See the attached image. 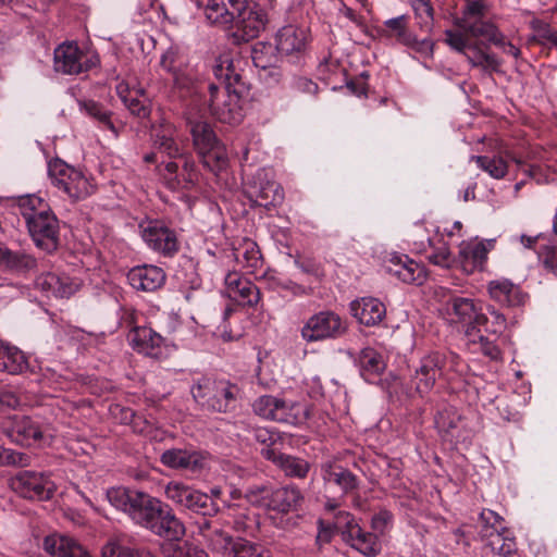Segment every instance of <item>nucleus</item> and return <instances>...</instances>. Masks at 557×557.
Here are the masks:
<instances>
[{"instance_id": "obj_31", "label": "nucleus", "mask_w": 557, "mask_h": 557, "mask_svg": "<svg viewBox=\"0 0 557 557\" xmlns=\"http://www.w3.org/2000/svg\"><path fill=\"white\" fill-rule=\"evenodd\" d=\"M44 550L58 557H91L88 550L74 539L64 534H50L44 539Z\"/></svg>"}, {"instance_id": "obj_16", "label": "nucleus", "mask_w": 557, "mask_h": 557, "mask_svg": "<svg viewBox=\"0 0 557 557\" xmlns=\"http://www.w3.org/2000/svg\"><path fill=\"white\" fill-rule=\"evenodd\" d=\"M86 55L76 42H63L54 49L53 66L58 73L77 75L98 63V59L84 60Z\"/></svg>"}, {"instance_id": "obj_19", "label": "nucleus", "mask_w": 557, "mask_h": 557, "mask_svg": "<svg viewBox=\"0 0 557 557\" xmlns=\"http://www.w3.org/2000/svg\"><path fill=\"white\" fill-rule=\"evenodd\" d=\"M129 341L134 350L146 357L160 360L169 354L165 339L149 326L133 327Z\"/></svg>"}, {"instance_id": "obj_54", "label": "nucleus", "mask_w": 557, "mask_h": 557, "mask_svg": "<svg viewBox=\"0 0 557 557\" xmlns=\"http://www.w3.org/2000/svg\"><path fill=\"white\" fill-rule=\"evenodd\" d=\"M29 463V455L0 446V466L26 467Z\"/></svg>"}, {"instance_id": "obj_63", "label": "nucleus", "mask_w": 557, "mask_h": 557, "mask_svg": "<svg viewBox=\"0 0 557 557\" xmlns=\"http://www.w3.org/2000/svg\"><path fill=\"white\" fill-rule=\"evenodd\" d=\"M270 282H271V287L273 289L289 292L294 296H301V295L306 294V289L304 286H301L297 283H294L292 281H288V280L282 281L278 278L271 277Z\"/></svg>"}, {"instance_id": "obj_60", "label": "nucleus", "mask_w": 557, "mask_h": 557, "mask_svg": "<svg viewBox=\"0 0 557 557\" xmlns=\"http://www.w3.org/2000/svg\"><path fill=\"white\" fill-rule=\"evenodd\" d=\"M393 513L387 509H381L371 519V528L375 532L374 534H385L387 528L393 522Z\"/></svg>"}, {"instance_id": "obj_50", "label": "nucleus", "mask_w": 557, "mask_h": 557, "mask_svg": "<svg viewBox=\"0 0 557 557\" xmlns=\"http://www.w3.org/2000/svg\"><path fill=\"white\" fill-rule=\"evenodd\" d=\"M431 245L432 251L426 258L432 264L446 269L453 268L456 264V258L445 242L438 240L437 244L432 243Z\"/></svg>"}, {"instance_id": "obj_3", "label": "nucleus", "mask_w": 557, "mask_h": 557, "mask_svg": "<svg viewBox=\"0 0 557 557\" xmlns=\"http://www.w3.org/2000/svg\"><path fill=\"white\" fill-rule=\"evenodd\" d=\"M112 506L127 513L133 521L148 529L149 524L160 513L163 503L148 493L125 487H113L107 492Z\"/></svg>"}, {"instance_id": "obj_62", "label": "nucleus", "mask_w": 557, "mask_h": 557, "mask_svg": "<svg viewBox=\"0 0 557 557\" xmlns=\"http://www.w3.org/2000/svg\"><path fill=\"white\" fill-rule=\"evenodd\" d=\"M544 267L557 275V248L544 245L539 250Z\"/></svg>"}, {"instance_id": "obj_8", "label": "nucleus", "mask_w": 557, "mask_h": 557, "mask_svg": "<svg viewBox=\"0 0 557 557\" xmlns=\"http://www.w3.org/2000/svg\"><path fill=\"white\" fill-rule=\"evenodd\" d=\"M253 412L265 419L297 425L310 416L309 409L298 403H287L272 395H263L252 404Z\"/></svg>"}, {"instance_id": "obj_23", "label": "nucleus", "mask_w": 557, "mask_h": 557, "mask_svg": "<svg viewBox=\"0 0 557 557\" xmlns=\"http://www.w3.org/2000/svg\"><path fill=\"white\" fill-rule=\"evenodd\" d=\"M226 295L243 306L255 307L260 300L259 288L248 278L237 272H230L225 276Z\"/></svg>"}, {"instance_id": "obj_14", "label": "nucleus", "mask_w": 557, "mask_h": 557, "mask_svg": "<svg viewBox=\"0 0 557 557\" xmlns=\"http://www.w3.org/2000/svg\"><path fill=\"white\" fill-rule=\"evenodd\" d=\"M10 485L15 493L28 499L47 500L55 491L48 475L29 470L20 471L11 479Z\"/></svg>"}, {"instance_id": "obj_61", "label": "nucleus", "mask_w": 557, "mask_h": 557, "mask_svg": "<svg viewBox=\"0 0 557 557\" xmlns=\"http://www.w3.org/2000/svg\"><path fill=\"white\" fill-rule=\"evenodd\" d=\"M459 421V416L455 414L451 410L445 409L437 414L435 424L441 432L448 433L451 429L457 428Z\"/></svg>"}, {"instance_id": "obj_39", "label": "nucleus", "mask_w": 557, "mask_h": 557, "mask_svg": "<svg viewBox=\"0 0 557 557\" xmlns=\"http://www.w3.org/2000/svg\"><path fill=\"white\" fill-rule=\"evenodd\" d=\"M27 359L23 351L0 341V371L21 374L27 369Z\"/></svg>"}, {"instance_id": "obj_41", "label": "nucleus", "mask_w": 557, "mask_h": 557, "mask_svg": "<svg viewBox=\"0 0 557 557\" xmlns=\"http://www.w3.org/2000/svg\"><path fill=\"white\" fill-rule=\"evenodd\" d=\"M408 24V16L400 15L386 20L379 32L382 36L395 38L397 42L406 46V44H410L412 39V33L410 32Z\"/></svg>"}, {"instance_id": "obj_59", "label": "nucleus", "mask_w": 557, "mask_h": 557, "mask_svg": "<svg viewBox=\"0 0 557 557\" xmlns=\"http://www.w3.org/2000/svg\"><path fill=\"white\" fill-rule=\"evenodd\" d=\"M232 312L233 309L231 307L225 308L222 314L223 322L221 325L218 326L216 331L214 332V335L222 338L224 342L238 339L242 336V333L238 330L234 331L227 323V319Z\"/></svg>"}, {"instance_id": "obj_40", "label": "nucleus", "mask_w": 557, "mask_h": 557, "mask_svg": "<svg viewBox=\"0 0 557 557\" xmlns=\"http://www.w3.org/2000/svg\"><path fill=\"white\" fill-rule=\"evenodd\" d=\"M116 90L121 100L133 115L139 119L149 117L151 112L149 101L143 95L139 96L138 90H129L124 84H120Z\"/></svg>"}, {"instance_id": "obj_33", "label": "nucleus", "mask_w": 557, "mask_h": 557, "mask_svg": "<svg viewBox=\"0 0 557 557\" xmlns=\"http://www.w3.org/2000/svg\"><path fill=\"white\" fill-rule=\"evenodd\" d=\"M487 252L488 250L482 242L476 244L463 243L460 246L456 263H458L467 274L483 271L487 260Z\"/></svg>"}, {"instance_id": "obj_28", "label": "nucleus", "mask_w": 557, "mask_h": 557, "mask_svg": "<svg viewBox=\"0 0 557 557\" xmlns=\"http://www.w3.org/2000/svg\"><path fill=\"white\" fill-rule=\"evenodd\" d=\"M451 33L462 34L468 41H483L484 44L503 45V34L498 30L496 25L491 21L483 18H476L466 24H460L456 30L450 29Z\"/></svg>"}, {"instance_id": "obj_38", "label": "nucleus", "mask_w": 557, "mask_h": 557, "mask_svg": "<svg viewBox=\"0 0 557 557\" xmlns=\"http://www.w3.org/2000/svg\"><path fill=\"white\" fill-rule=\"evenodd\" d=\"M358 364L361 376L369 383L375 382L385 369V362L375 349L363 348L358 357Z\"/></svg>"}, {"instance_id": "obj_55", "label": "nucleus", "mask_w": 557, "mask_h": 557, "mask_svg": "<svg viewBox=\"0 0 557 557\" xmlns=\"http://www.w3.org/2000/svg\"><path fill=\"white\" fill-rule=\"evenodd\" d=\"M484 4L482 0L467 1V4L463 9L462 16L456 18L455 24L457 27H460V24H466L475 21L476 18L484 17Z\"/></svg>"}, {"instance_id": "obj_12", "label": "nucleus", "mask_w": 557, "mask_h": 557, "mask_svg": "<svg viewBox=\"0 0 557 557\" xmlns=\"http://www.w3.org/2000/svg\"><path fill=\"white\" fill-rule=\"evenodd\" d=\"M448 361L451 363V368L456 370L459 357L453 352L445 355L438 351L423 357L412 377L416 391L420 394L429 393L434 387L436 380L442 375L443 369Z\"/></svg>"}, {"instance_id": "obj_34", "label": "nucleus", "mask_w": 557, "mask_h": 557, "mask_svg": "<svg viewBox=\"0 0 557 557\" xmlns=\"http://www.w3.org/2000/svg\"><path fill=\"white\" fill-rule=\"evenodd\" d=\"M307 38L306 29L295 25H286L276 34V49L285 55L300 53L306 48Z\"/></svg>"}, {"instance_id": "obj_17", "label": "nucleus", "mask_w": 557, "mask_h": 557, "mask_svg": "<svg viewBox=\"0 0 557 557\" xmlns=\"http://www.w3.org/2000/svg\"><path fill=\"white\" fill-rule=\"evenodd\" d=\"M194 525L211 552L226 557L235 540L224 530L221 517H203L195 521Z\"/></svg>"}, {"instance_id": "obj_48", "label": "nucleus", "mask_w": 557, "mask_h": 557, "mask_svg": "<svg viewBox=\"0 0 557 557\" xmlns=\"http://www.w3.org/2000/svg\"><path fill=\"white\" fill-rule=\"evenodd\" d=\"M487 312L490 317H487V324H482L480 326H476L475 333H482V327L484 331L492 337L498 338L499 335L504 333V331L507 327V319L506 317L499 312L494 307L490 306L487 308Z\"/></svg>"}, {"instance_id": "obj_26", "label": "nucleus", "mask_w": 557, "mask_h": 557, "mask_svg": "<svg viewBox=\"0 0 557 557\" xmlns=\"http://www.w3.org/2000/svg\"><path fill=\"white\" fill-rule=\"evenodd\" d=\"M304 498L301 491L296 485L287 484L271 490L267 507L278 513H289L300 509Z\"/></svg>"}, {"instance_id": "obj_11", "label": "nucleus", "mask_w": 557, "mask_h": 557, "mask_svg": "<svg viewBox=\"0 0 557 557\" xmlns=\"http://www.w3.org/2000/svg\"><path fill=\"white\" fill-rule=\"evenodd\" d=\"M0 430L4 436L17 445L40 444L48 437H52L38 422L27 416L13 414L3 418Z\"/></svg>"}, {"instance_id": "obj_30", "label": "nucleus", "mask_w": 557, "mask_h": 557, "mask_svg": "<svg viewBox=\"0 0 557 557\" xmlns=\"http://www.w3.org/2000/svg\"><path fill=\"white\" fill-rule=\"evenodd\" d=\"M350 313L360 324L374 326L383 321L386 308L382 301L373 297H362L349 305Z\"/></svg>"}, {"instance_id": "obj_4", "label": "nucleus", "mask_w": 557, "mask_h": 557, "mask_svg": "<svg viewBox=\"0 0 557 557\" xmlns=\"http://www.w3.org/2000/svg\"><path fill=\"white\" fill-rule=\"evenodd\" d=\"M190 393L202 410L226 413L235 408L240 389L226 380L201 377L193 384Z\"/></svg>"}, {"instance_id": "obj_45", "label": "nucleus", "mask_w": 557, "mask_h": 557, "mask_svg": "<svg viewBox=\"0 0 557 557\" xmlns=\"http://www.w3.org/2000/svg\"><path fill=\"white\" fill-rule=\"evenodd\" d=\"M226 557H270V553L260 544L245 539H236Z\"/></svg>"}, {"instance_id": "obj_46", "label": "nucleus", "mask_w": 557, "mask_h": 557, "mask_svg": "<svg viewBox=\"0 0 557 557\" xmlns=\"http://www.w3.org/2000/svg\"><path fill=\"white\" fill-rule=\"evenodd\" d=\"M422 32L430 33L434 25V9L430 0H409Z\"/></svg>"}, {"instance_id": "obj_51", "label": "nucleus", "mask_w": 557, "mask_h": 557, "mask_svg": "<svg viewBox=\"0 0 557 557\" xmlns=\"http://www.w3.org/2000/svg\"><path fill=\"white\" fill-rule=\"evenodd\" d=\"M292 94L299 99H312L319 92V86L305 76H295L289 83Z\"/></svg>"}, {"instance_id": "obj_1", "label": "nucleus", "mask_w": 557, "mask_h": 557, "mask_svg": "<svg viewBox=\"0 0 557 557\" xmlns=\"http://www.w3.org/2000/svg\"><path fill=\"white\" fill-rule=\"evenodd\" d=\"M213 74L221 84L208 85L210 113L222 123H240L244 117L243 96L247 92V85L230 53L219 55L213 65Z\"/></svg>"}, {"instance_id": "obj_44", "label": "nucleus", "mask_w": 557, "mask_h": 557, "mask_svg": "<svg viewBox=\"0 0 557 557\" xmlns=\"http://www.w3.org/2000/svg\"><path fill=\"white\" fill-rule=\"evenodd\" d=\"M198 154L202 165L214 174L226 169L228 164L227 156L224 149L219 145L208 149L207 151H200Z\"/></svg>"}, {"instance_id": "obj_9", "label": "nucleus", "mask_w": 557, "mask_h": 557, "mask_svg": "<svg viewBox=\"0 0 557 557\" xmlns=\"http://www.w3.org/2000/svg\"><path fill=\"white\" fill-rule=\"evenodd\" d=\"M33 212L25 214L30 236L37 246L47 250L55 249L58 245L59 224L55 215L50 210H37L41 205L39 197L28 199Z\"/></svg>"}, {"instance_id": "obj_21", "label": "nucleus", "mask_w": 557, "mask_h": 557, "mask_svg": "<svg viewBox=\"0 0 557 557\" xmlns=\"http://www.w3.org/2000/svg\"><path fill=\"white\" fill-rule=\"evenodd\" d=\"M160 461L170 469L198 473L205 468L206 456L199 450L170 448L161 454Z\"/></svg>"}, {"instance_id": "obj_37", "label": "nucleus", "mask_w": 557, "mask_h": 557, "mask_svg": "<svg viewBox=\"0 0 557 557\" xmlns=\"http://www.w3.org/2000/svg\"><path fill=\"white\" fill-rule=\"evenodd\" d=\"M505 157L510 158L517 164H521V160L512 157L508 151H504ZM471 161H474L478 166L486 172L495 180L504 178L508 173V163L503 157V152L494 156H472Z\"/></svg>"}, {"instance_id": "obj_5", "label": "nucleus", "mask_w": 557, "mask_h": 557, "mask_svg": "<svg viewBox=\"0 0 557 557\" xmlns=\"http://www.w3.org/2000/svg\"><path fill=\"white\" fill-rule=\"evenodd\" d=\"M48 173L51 184L72 201L83 200L95 191V186L82 171L60 159H53L48 163Z\"/></svg>"}, {"instance_id": "obj_36", "label": "nucleus", "mask_w": 557, "mask_h": 557, "mask_svg": "<svg viewBox=\"0 0 557 557\" xmlns=\"http://www.w3.org/2000/svg\"><path fill=\"white\" fill-rule=\"evenodd\" d=\"M176 128L171 123H162L153 126L151 129L152 145L159 151L164 152L170 158L182 156L178 143L175 139Z\"/></svg>"}, {"instance_id": "obj_10", "label": "nucleus", "mask_w": 557, "mask_h": 557, "mask_svg": "<svg viewBox=\"0 0 557 557\" xmlns=\"http://www.w3.org/2000/svg\"><path fill=\"white\" fill-rule=\"evenodd\" d=\"M336 528L343 541L367 557H375L382 550L377 534L364 531L349 512H339L336 517Z\"/></svg>"}, {"instance_id": "obj_22", "label": "nucleus", "mask_w": 557, "mask_h": 557, "mask_svg": "<svg viewBox=\"0 0 557 557\" xmlns=\"http://www.w3.org/2000/svg\"><path fill=\"white\" fill-rule=\"evenodd\" d=\"M147 530L169 541H180L186 533L182 520L175 515L173 509L164 503L160 507V513L156 515V518Z\"/></svg>"}, {"instance_id": "obj_58", "label": "nucleus", "mask_w": 557, "mask_h": 557, "mask_svg": "<svg viewBox=\"0 0 557 557\" xmlns=\"http://www.w3.org/2000/svg\"><path fill=\"white\" fill-rule=\"evenodd\" d=\"M271 490L267 485L249 486L245 491V498L252 505L267 506L268 495L271 494Z\"/></svg>"}, {"instance_id": "obj_49", "label": "nucleus", "mask_w": 557, "mask_h": 557, "mask_svg": "<svg viewBox=\"0 0 557 557\" xmlns=\"http://www.w3.org/2000/svg\"><path fill=\"white\" fill-rule=\"evenodd\" d=\"M4 267L17 273H26L37 268V261L30 255L9 250Z\"/></svg>"}, {"instance_id": "obj_43", "label": "nucleus", "mask_w": 557, "mask_h": 557, "mask_svg": "<svg viewBox=\"0 0 557 557\" xmlns=\"http://www.w3.org/2000/svg\"><path fill=\"white\" fill-rule=\"evenodd\" d=\"M190 133L197 152L207 151L219 145L213 128L208 122L198 121L191 125Z\"/></svg>"}, {"instance_id": "obj_20", "label": "nucleus", "mask_w": 557, "mask_h": 557, "mask_svg": "<svg viewBox=\"0 0 557 557\" xmlns=\"http://www.w3.org/2000/svg\"><path fill=\"white\" fill-rule=\"evenodd\" d=\"M245 193L253 205L265 209L282 202L284 198L280 185L267 180L262 172H258L253 181L247 185Z\"/></svg>"}, {"instance_id": "obj_47", "label": "nucleus", "mask_w": 557, "mask_h": 557, "mask_svg": "<svg viewBox=\"0 0 557 557\" xmlns=\"http://www.w3.org/2000/svg\"><path fill=\"white\" fill-rule=\"evenodd\" d=\"M480 536L482 541L485 540L490 533H497L507 529L504 518L491 509L482 510L480 513Z\"/></svg>"}, {"instance_id": "obj_35", "label": "nucleus", "mask_w": 557, "mask_h": 557, "mask_svg": "<svg viewBox=\"0 0 557 557\" xmlns=\"http://www.w3.org/2000/svg\"><path fill=\"white\" fill-rule=\"evenodd\" d=\"M325 483H334L343 493L348 494L359 487V479L348 469L334 462H325L321 467Z\"/></svg>"}, {"instance_id": "obj_42", "label": "nucleus", "mask_w": 557, "mask_h": 557, "mask_svg": "<svg viewBox=\"0 0 557 557\" xmlns=\"http://www.w3.org/2000/svg\"><path fill=\"white\" fill-rule=\"evenodd\" d=\"M483 542L493 553L500 556H510L517 550L515 536L508 528L502 532L487 534Z\"/></svg>"}, {"instance_id": "obj_56", "label": "nucleus", "mask_w": 557, "mask_h": 557, "mask_svg": "<svg viewBox=\"0 0 557 557\" xmlns=\"http://www.w3.org/2000/svg\"><path fill=\"white\" fill-rule=\"evenodd\" d=\"M101 557H138L137 550L123 546L117 541L110 540L101 549Z\"/></svg>"}, {"instance_id": "obj_64", "label": "nucleus", "mask_w": 557, "mask_h": 557, "mask_svg": "<svg viewBox=\"0 0 557 557\" xmlns=\"http://www.w3.org/2000/svg\"><path fill=\"white\" fill-rule=\"evenodd\" d=\"M525 172L536 181V183H547L553 184L557 182V171H552L547 174H544L543 169L539 165H530Z\"/></svg>"}, {"instance_id": "obj_52", "label": "nucleus", "mask_w": 557, "mask_h": 557, "mask_svg": "<svg viewBox=\"0 0 557 557\" xmlns=\"http://www.w3.org/2000/svg\"><path fill=\"white\" fill-rule=\"evenodd\" d=\"M81 107L85 112L97 120L106 128L116 133L113 122L111 121V113L106 110L100 103L94 100H87L81 102Z\"/></svg>"}, {"instance_id": "obj_57", "label": "nucleus", "mask_w": 557, "mask_h": 557, "mask_svg": "<svg viewBox=\"0 0 557 557\" xmlns=\"http://www.w3.org/2000/svg\"><path fill=\"white\" fill-rule=\"evenodd\" d=\"M474 338H478L483 355L488 357L491 360L497 361L502 359V351L499 346L495 344V337L490 338V336L474 332Z\"/></svg>"}, {"instance_id": "obj_27", "label": "nucleus", "mask_w": 557, "mask_h": 557, "mask_svg": "<svg viewBox=\"0 0 557 557\" xmlns=\"http://www.w3.org/2000/svg\"><path fill=\"white\" fill-rule=\"evenodd\" d=\"M387 271L407 284L422 285L426 278L424 265L408 256L393 255L387 261Z\"/></svg>"}, {"instance_id": "obj_15", "label": "nucleus", "mask_w": 557, "mask_h": 557, "mask_svg": "<svg viewBox=\"0 0 557 557\" xmlns=\"http://www.w3.org/2000/svg\"><path fill=\"white\" fill-rule=\"evenodd\" d=\"M346 326L341 317L333 311H320L310 317L301 329L306 342L335 338L343 335Z\"/></svg>"}, {"instance_id": "obj_13", "label": "nucleus", "mask_w": 557, "mask_h": 557, "mask_svg": "<svg viewBox=\"0 0 557 557\" xmlns=\"http://www.w3.org/2000/svg\"><path fill=\"white\" fill-rule=\"evenodd\" d=\"M444 312L450 323L467 326L465 333L469 341L475 343L474 331L476 326L487 324V317L476 311L473 299L451 297L444 305Z\"/></svg>"}, {"instance_id": "obj_25", "label": "nucleus", "mask_w": 557, "mask_h": 557, "mask_svg": "<svg viewBox=\"0 0 557 557\" xmlns=\"http://www.w3.org/2000/svg\"><path fill=\"white\" fill-rule=\"evenodd\" d=\"M487 293L495 302L506 308L521 307L525 304L528 295L519 285L508 278H498L488 282Z\"/></svg>"}, {"instance_id": "obj_18", "label": "nucleus", "mask_w": 557, "mask_h": 557, "mask_svg": "<svg viewBox=\"0 0 557 557\" xmlns=\"http://www.w3.org/2000/svg\"><path fill=\"white\" fill-rule=\"evenodd\" d=\"M141 237L151 249L165 257L174 256L180 249L175 231L158 220L141 225Z\"/></svg>"}, {"instance_id": "obj_32", "label": "nucleus", "mask_w": 557, "mask_h": 557, "mask_svg": "<svg viewBox=\"0 0 557 557\" xmlns=\"http://www.w3.org/2000/svg\"><path fill=\"white\" fill-rule=\"evenodd\" d=\"M127 280L137 290L154 292L164 284L165 273L156 265L135 267L129 270Z\"/></svg>"}, {"instance_id": "obj_2", "label": "nucleus", "mask_w": 557, "mask_h": 557, "mask_svg": "<svg viewBox=\"0 0 557 557\" xmlns=\"http://www.w3.org/2000/svg\"><path fill=\"white\" fill-rule=\"evenodd\" d=\"M205 15L213 25L234 29L230 38L235 45L257 38L265 27L264 13L250 8L247 0H208Z\"/></svg>"}, {"instance_id": "obj_24", "label": "nucleus", "mask_w": 557, "mask_h": 557, "mask_svg": "<svg viewBox=\"0 0 557 557\" xmlns=\"http://www.w3.org/2000/svg\"><path fill=\"white\" fill-rule=\"evenodd\" d=\"M261 455L272 461L287 478L304 480L311 469V463L308 460L276 451L270 447L263 448Z\"/></svg>"}, {"instance_id": "obj_6", "label": "nucleus", "mask_w": 557, "mask_h": 557, "mask_svg": "<svg viewBox=\"0 0 557 557\" xmlns=\"http://www.w3.org/2000/svg\"><path fill=\"white\" fill-rule=\"evenodd\" d=\"M168 500L177 507L203 517H215L220 507L209 494L203 493L183 482L171 481L164 487Z\"/></svg>"}, {"instance_id": "obj_7", "label": "nucleus", "mask_w": 557, "mask_h": 557, "mask_svg": "<svg viewBox=\"0 0 557 557\" xmlns=\"http://www.w3.org/2000/svg\"><path fill=\"white\" fill-rule=\"evenodd\" d=\"M445 42L451 49L462 53L472 67L481 69L484 74L491 76L493 73L502 72V60L488 52L487 44L468 41L462 34L451 33L450 29L445 30Z\"/></svg>"}, {"instance_id": "obj_53", "label": "nucleus", "mask_w": 557, "mask_h": 557, "mask_svg": "<svg viewBox=\"0 0 557 557\" xmlns=\"http://www.w3.org/2000/svg\"><path fill=\"white\" fill-rule=\"evenodd\" d=\"M243 261L245 262L244 267L247 268L250 272L257 270L262 263V256L256 243L246 242L243 246V251L238 249Z\"/></svg>"}, {"instance_id": "obj_29", "label": "nucleus", "mask_w": 557, "mask_h": 557, "mask_svg": "<svg viewBox=\"0 0 557 557\" xmlns=\"http://www.w3.org/2000/svg\"><path fill=\"white\" fill-rule=\"evenodd\" d=\"M35 286L48 297L69 298L77 292L79 284L67 275L44 273L36 278Z\"/></svg>"}]
</instances>
